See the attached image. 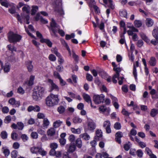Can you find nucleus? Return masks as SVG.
<instances>
[{
    "instance_id": "72a5a7b5",
    "label": "nucleus",
    "mask_w": 158,
    "mask_h": 158,
    "mask_svg": "<svg viewBox=\"0 0 158 158\" xmlns=\"http://www.w3.org/2000/svg\"><path fill=\"white\" fill-rule=\"evenodd\" d=\"M150 115L154 117H155L157 114V110L155 109H152L151 110V112H150Z\"/></svg>"
},
{
    "instance_id": "423d86ee",
    "label": "nucleus",
    "mask_w": 158,
    "mask_h": 158,
    "mask_svg": "<svg viewBox=\"0 0 158 158\" xmlns=\"http://www.w3.org/2000/svg\"><path fill=\"white\" fill-rule=\"evenodd\" d=\"M113 70L115 71L116 73L113 76L112 81L113 83L116 84L117 83V81L115 79L117 78L118 80H119V72L121 71V69L120 68L117 67L114 68Z\"/></svg>"
},
{
    "instance_id": "f3484780",
    "label": "nucleus",
    "mask_w": 158,
    "mask_h": 158,
    "mask_svg": "<svg viewBox=\"0 0 158 158\" xmlns=\"http://www.w3.org/2000/svg\"><path fill=\"white\" fill-rule=\"evenodd\" d=\"M73 121L74 123H81L82 121V119L78 116H76L74 117L73 119Z\"/></svg>"
},
{
    "instance_id": "a19ab883",
    "label": "nucleus",
    "mask_w": 158,
    "mask_h": 158,
    "mask_svg": "<svg viewBox=\"0 0 158 158\" xmlns=\"http://www.w3.org/2000/svg\"><path fill=\"white\" fill-rule=\"evenodd\" d=\"M136 154L138 157L141 158L143 156V152L141 150L139 149L136 152Z\"/></svg>"
},
{
    "instance_id": "e2e57ef3",
    "label": "nucleus",
    "mask_w": 158,
    "mask_h": 158,
    "mask_svg": "<svg viewBox=\"0 0 158 158\" xmlns=\"http://www.w3.org/2000/svg\"><path fill=\"white\" fill-rule=\"evenodd\" d=\"M39 153L42 156H44L46 155L47 152L46 151L43 150L42 148H40Z\"/></svg>"
},
{
    "instance_id": "473e14b6",
    "label": "nucleus",
    "mask_w": 158,
    "mask_h": 158,
    "mask_svg": "<svg viewBox=\"0 0 158 158\" xmlns=\"http://www.w3.org/2000/svg\"><path fill=\"white\" fill-rule=\"evenodd\" d=\"M18 129L19 130H22L24 128V125L23 123L19 122L17 123Z\"/></svg>"
},
{
    "instance_id": "4be33fe9",
    "label": "nucleus",
    "mask_w": 158,
    "mask_h": 158,
    "mask_svg": "<svg viewBox=\"0 0 158 158\" xmlns=\"http://www.w3.org/2000/svg\"><path fill=\"white\" fill-rule=\"evenodd\" d=\"M65 110V108L64 106L62 105L58 107L57 109V111L60 114H63Z\"/></svg>"
},
{
    "instance_id": "f704fd0d",
    "label": "nucleus",
    "mask_w": 158,
    "mask_h": 158,
    "mask_svg": "<svg viewBox=\"0 0 158 158\" xmlns=\"http://www.w3.org/2000/svg\"><path fill=\"white\" fill-rule=\"evenodd\" d=\"M135 27H139L141 26L142 23L141 21L139 20H135L134 22Z\"/></svg>"
},
{
    "instance_id": "bf43d9fd",
    "label": "nucleus",
    "mask_w": 158,
    "mask_h": 158,
    "mask_svg": "<svg viewBox=\"0 0 158 158\" xmlns=\"http://www.w3.org/2000/svg\"><path fill=\"white\" fill-rule=\"evenodd\" d=\"M15 102L16 101L15 98H12L9 100L8 102L11 105H14L15 104Z\"/></svg>"
},
{
    "instance_id": "6e6552de",
    "label": "nucleus",
    "mask_w": 158,
    "mask_h": 158,
    "mask_svg": "<svg viewBox=\"0 0 158 158\" xmlns=\"http://www.w3.org/2000/svg\"><path fill=\"white\" fill-rule=\"evenodd\" d=\"M48 81L50 83L51 86V90L52 91L53 90H55V91H59V88L58 86L53 82L52 80L51 79H48Z\"/></svg>"
},
{
    "instance_id": "f8f14e48",
    "label": "nucleus",
    "mask_w": 158,
    "mask_h": 158,
    "mask_svg": "<svg viewBox=\"0 0 158 158\" xmlns=\"http://www.w3.org/2000/svg\"><path fill=\"white\" fill-rule=\"evenodd\" d=\"M40 42L41 43H46L47 45L50 48L52 47V43L49 39H42L41 40H40Z\"/></svg>"
},
{
    "instance_id": "79ce46f5",
    "label": "nucleus",
    "mask_w": 158,
    "mask_h": 158,
    "mask_svg": "<svg viewBox=\"0 0 158 158\" xmlns=\"http://www.w3.org/2000/svg\"><path fill=\"white\" fill-rule=\"evenodd\" d=\"M82 96L84 100L87 102H89V95L85 93L82 94Z\"/></svg>"
},
{
    "instance_id": "49530a36",
    "label": "nucleus",
    "mask_w": 158,
    "mask_h": 158,
    "mask_svg": "<svg viewBox=\"0 0 158 158\" xmlns=\"http://www.w3.org/2000/svg\"><path fill=\"white\" fill-rule=\"evenodd\" d=\"M18 135L16 133L13 131L11 133V138L13 140H15L17 139Z\"/></svg>"
},
{
    "instance_id": "c9c22d12",
    "label": "nucleus",
    "mask_w": 158,
    "mask_h": 158,
    "mask_svg": "<svg viewBox=\"0 0 158 158\" xmlns=\"http://www.w3.org/2000/svg\"><path fill=\"white\" fill-rule=\"evenodd\" d=\"M120 16L122 17H124L126 18H127V11L125 10H123L120 12Z\"/></svg>"
},
{
    "instance_id": "dca6fc26",
    "label": "nucleus",
    "mask_w": 158,
    "mask_h": 158,
    "mask_svg": "<svg viewBox=\"0 0 158 158\" xmlns=\"http://www.w3.org/2000/svg\"><path fill=\"white\" fill-rule=\"evenodd\" d=\"M76 148V145L75 143H73L70 145L68 152L69 153H72L75 151Z\"/></svg>"
},
{
    "instance_id": "8fccbe9b",
    "label": "nucleus",
    "mask_w": 158,
    "mask_h": 158,
    "mask_svg": "<svg viewBox=\"0 0 158 158\" xmlns=\"http://www.w3.org/2000/svg\"><path fill=\"white\" fill-rule=\"evenodd\" d=\"M50 147L51 149L55 150L58 147V145L56 143H52L50 144Z\"/></svg>"
},
{
    "instance_id": "37998d69",
    "label": "nucleus",
    "mask_w": 158,
    "mask_h": 158,
    "mask_svg": "<svg viewBox=\"0 0 158 158\" xmlns=\"http://www.w3.org/2000/svg\"><path fill=\"white\" fill-rule=\"evenodd\" d=\"M64 69V68L62 65L61 64L57 65L56 67V70L57 72L61 73L62 72Z\"/></svg>"
},
{
    "instance_id": "a18cd8bd",
    "label": "nucleus",
    "mask_w": 158,
    "mask_h": 158,
    "mask_svg": "<svg viewBox=\"0 0 158 158\" xmlns=\"http://www.w3.org/2000/svg\"><path fill=\"white\" fill-rule=\"evenodd\" d=\"M101 130H98L96 131V134L97 135V137H96V139L97 138L98 139V137H101L102 136V133L101 132Z\"/></svg>"
},
{
    "instance_id": "aec40b11",
    "label": "nucleus",
    "mask_w": 158,
    "mask_h": 158,
    "mask_svg": "<svg viewBox=\"0 0 158 158\" xmlns=\"http://www.w3.org/2000/svg\"><path fill=\"white\" fill-rule=\"evenodd\" d=\"M40 148L38 147H33L31 148L30 150L32 153L37 154L39 153Z\"/></svg>"
},
{
    "instance_id": "4468645a",
    "label": "nucleus",
    "mask_w": 158,
    "mask_h": 158,
    "mask_svg": "<svg viewBox=\"0 0 158 158\" xmlns=\"http://www.w3.org/2000/svg\"><path fill=\"white\" fill-rule=\"evenodd\" d=\"M55 132V129L53 128H51L48 130L47 134L48 136L51 137L54 135Z\"/></svg>"
},
{
    "instance_id": "2eb2a0df",
    "label": "nucleus",
    "mask_w": 158,
    "mask_h": 158,
    "mask_svg": "<svg viewBox=\"0 0 158 158\" xmlns=\"http://www.w3.org/2000/svg\"><path fill=\"white\" fill-rule=\"evenodd\" d=\"M96 127L95 123L91 120L89 119V131H93Z\"/></svg>"
},
{
    "instance_id": "c85d7f7f",
    "label": "nucleus",
    "mask_w": 158,
    "mask_h": 158,
    "mask_svg": "<svg viewBox=\"0 0 158 158\" xmlns=\"http://www.w3.org/2000/svg\"><path fill=\"white\" fill-rule=\"evenodd\" d=\"M140 36L143 40L146 43H148L150 42V40L148 38L147 36L143 33L140 34Z\"/></svg>"
},
{
    "instance_id": "3c124183",
    "label": "nucleus",
    "mask_w": 158,
    "mask_h": 158,
    "mask_svg": "<svg viewBox=\"0 0 158 158\" xmlns=\"http://www.w3.org/2000/svg\"><path fill=\"white\" fill-rule=\"evenodd\" d=\"M31 137L34 139H37L38 138V133L36 132H32L31 135Z\"/></svg>"
},
{
    "instance_id": "69168bd1",
    "label": "nucleus",
    "mask_w": 158,
    "mask_h": 158,
    "mask_svg": "<svg viewBox=\"0 0 158 158\" xmlns=\"http://www.w3.org/2000/svg\"><path fill=\"white\" fill-rule=\"evenodd\" d=\"M37 132L41 135H43L45 134V132L41 128H39L37 130Z\"/></svg>"
},
{
    "instance_id": "412c9836",
    "label": "nucleus",
    "mask_w": 158,
    "mask_h": 158,
    "mask_svg": "<svg viewBox=\"0 0 158 158\" xmlns=\"http://www.w3.org/2000/svg\"><path fill=\"white\" fill-rule=\"evenodd\" d=\"M156 60L154 57H152L150 58L149 63L152 66H155L156 64Z\"/></svg>"
},
{
    "instance_id": "ea45409f",
    "label": "nucleus",
    "mask_w": 158,
    "mask_h": 158,
    "mask_svg": "<svg viewBox=\"0 0 158 158\" xmlns=\"http://www.w3.org/2000/svg\"><path fill=\"white\" fill-rule=\"evenodd\" d=\"M18 152L16 150L13 151L11 152V157L12 158H16L17 156Z\"/></svg>"
},
{
    "instance_id": "864d4df0",
    "label": "nucleus",
    "mask_w": 158,
    "mask_h": 158,
    "mask_svg": "<svg viewBox=\"0 0 158 158\" xmlns=\"http://www.w3.org/2000/svg\"><path fill=\"white\" fill-rule=\"evenodd\" d=\"M2 110L3 113L6 114L9 112V109L7 107L4 106L2 108Z\"/></svg>"
},
{
    "instance_id": "f03ea898",
    "label": "nucleus",
    "mask_w": 158,
    "mask_h": 158,
    "mask_svg": "<svg viewBox=\"0 0 158 158\" xmlns=\"http://www.w3.org/2000/svg\"><path fill=\"white\" fill-rule=\"evenodd\" d=\"M46 105L49 107H52L58 104L59 99L58 95L50 94L45 100Z\"/></svg>"
},
{
    "instance_id": "5701e85b",
    "label": "nucleus",
    "mask_w": 158,
    "mask_h": 158,
    "mask_svg": "<svg viewBox=\"0 0 158 158\" xmlns=\"http://www.w3.org/2000/svg\"><path fill=\"white\" fill-rule=\"evenodd\" d=\"M35 79V76L33 75H31L30 77L29 80L27 84L29 86H32L34 84V80Z\"/></svg>"
},
{
    "instance_id": "9b49d317",
    "label": "nucleus",
    "mask_w": 158,
    "mask_h": 158,
    "mask_svg": "<svg viewBox=\"0 0 158 158\" xmlns=\"http://www.w3.org/2000/svg\"><path fill=\"white\" fill-rule=\"evenodd\" d=\"M99 110L100 111L102 112L103 113L106 112V114L107 115H108L109 114L110 111V108H106V106H102L99 107Z\"/></svg>"
},
{
    "instance_id": "1a4fd4ad",
    "label": "nucleus",
    "mask_w": 158,
    "mask_h": 158,
    "mask_svg": "<svg viewBox=\"0 0 158 158\" xmlns=\"http://www.w3.org/2000/svg\"><path fill=\"white\" fill-rule=\"evenodd\" d=\"M32 61L28 60L25 62V64L27 68L28 72H30L32 71L33 68V65L32 64Z\"/></svg>"
},
{
    "instance_id": "7ed1b4c3",
    "label": "nucleus",
    "mask_w": 158,
    "mask_h": 158,
    "mask_svg": "<svg viewBox=\"0 0 158 158\" xmlns=\"http://www.w3.org/2000/svg\"><path fill=\"white\" fill-rule=\"evenodd\" d=\"M7 37L8 41L14 44L20 42L22 38V35L12 31H10L8 33Z\"/></svg>"
},
{
    "instance_id": "ddd939ff",
    "label": "nucleus",
    "mask_w": 158,
    "mask_h": 158,
    "mask_svg": "<svg viewBox=\"0 0 158 158\" xmlns=\"http://www.w3.org/2000/svg\"><path fill=\"white\" fill-rule=\"evenodd\" d=\"M96 137H94V140L90 142V143L92 146V153H91V155H93L95 152L96 150L95 146L96 144Z\"/></svg>"
},
{
    "instance_id": "c756f323",
    "label": "nucleus",
    "mask_w": 158,
    "mask_h": 158,
    "mask_svg": "<svg viewBox=\"0 0 158 158\" xmlns=\"http://www.w3.org/2000/svg\"><path fill=\"white\" fill-rule=\"evenodd\" d=\"M73 54L72 56L74 60L76 63H78L79 60V56L78 55H77L74 52L72 51Z\"/></svg>"
},
{
    "instance_id": "f257e3e1",
    "label": "nucleus",
    "mask_w": 158,
    "mask_h": 158,
    "mask_svg": "<svg viewBox=\"0 0 158 158\" xmlns=\"http://www.w3.org/2000/svg\"><path fill=\"white\" fill-rule=\"evenodd\" d=\"M47 92L45 88L41 86H37L32 93V96L34 100L38 101L44 97Z\"/></svg>"
},
{
    "instance_id": "338daca9",
    "label": "nucleus",
    "mask_w": 158,
    "mask_h": 158,
    "mask_svg": "<svg viewBox=\"0 0 158 158\" xmlns=\"http://www.w3.org/2000/svg\"><path fill=\"white\" fill-rule=\"evenodd\" d=\"M122 113L123 115H125L126 116H128L129 114H130V113H129L125 109H123L122 111Z\"/></svg>"
},
{
    "instance_id": "774afa93",
    "label": "nucleus",
    "mask_w": 158,
    "mask_h": 158,
    "mask_svg": "<svg viewBox=\"0 0 158 158\" xmlns=\"http://www.w3.org/2000/svg\"><path fill=\"white\" fill-rule=\"evenodd\" d=\"M0 4L2 6H4L6 7L7 8L8 7V4L6 1H2L0 2Z\"/></svg>"
},
{
    "instance_id": "58836bf2",
    "label": "nucleus",
    "mask_w": 158,
    "mask_h": 158,
    "mask_svg": "<svg viewBox=\"0 0 158 158\" xmlns=\"http://www.w3.org/2000/svg\"><path fill=\"white\" fill-rule=\"evenodd\" d=\"M59 142L61 146H64L66 143V139H59Z\"/></svg>"
},
{
    "instance_id": "e433bc0d",
    "label": "nucleus",
    "mask_w": 158,
    "mask_h": 158,
    "mask_svg": "<svg viewBox=\"0 0 158 158\" xmlns=\"http://www.w3.org/2000/svg\"><path fill=\"white\" fill-rule=\"evenodd\" d=\"M61 123V122L60 120H57L53 123V127L54 128H56L60 126Z\"/></svg>"
},
{
    "instance_id": "cd10ccee",
    "label": "nucleus",
    "mask_w": 158,
    "mask_h": 158,
    "mask_svg": "<svg viewBox=\"0 0 158 158\" xmlns=\"http://www.w3.org/2000/svg\"><path fill=\"white\" fill-rule=\"evenodd\" d=\"M146 24L148 27H151L153 24V21L151 19H147L146 20Z\"/></svg>"
},
{
    "instance_id": "603ef678",
    "label": "nucleus",
    "mask_w": 158,
    "mask_h": 158,
    "mask_svg": "<svg viewBox=\"0 0 158 158\" xmlns=\"http://www.w3.org/2000/svg\"><path fill=\"white\" fill-rule=\"evenodd\" d=\"M21 137L23 141L24 142L26 141L28 139V137L25 134H22Z\"/></svg>"
},
{
    "instance_id": "c03bdc74",
    "label": "nucleus",
    "mask_w": 158,
    "mask_h": 158,
    "mask_svg": "<svg viewBox=\"0 0 158 158\" xmlns=\"http://www.w3.org/2000/svg\"><path fill=\"white\" fill-rule=\"evenodd\" d=\"M49 59L51 61H56V58L55 56L53 54L49 55L48 56Z\"/></svg>"
},
{
    "instance_id": "4c0bfd02",
    "label": "nucleus",
    "mask_w": 158,
    "mask_h": 158,
    "mask_svg": "<svg viewBox=\"0 0 158 158\" xmlns=\"http://www.w3.org/2000/svg\"><path fill=\"white\" fill-rule=\"evenodd\" d=\"M114 127L116 130H120L121 127V124L119 122L116 123L114 125Z\"/></svg>"
},
{
    "instance_id": "7c9ffc66",
    "label": "nucleus",
    "mask_w": 158,
    "mask_h": 158,
    "mask_svg": "<svg viewBox=\"0 0 158 158\" xmlns=\"http://www.w3.org/2000/svg\"><path fill=\"white\" fill-rule=\"evenodd\" d=\"M152 34L155 38H158V27H156L153 30Z\"/></svg>"
},
{
    "instance_id": "09e8293b",
    "label": "nucleus",
    "mask_w": 158,
    "mask_h": 158,
    "mask_svg": "<svg viewBox=\"0 0 158 158\" xmlns=\"http://www.w3.org/2000/svg\"><path fill=\"white\" fill-rule=\"evenodd\" d=\"M53 75L54 77L56 78H57L59 79L60 78H61L60 75V74L57 71H54L53 72Z\"/></svg>"
},
{
    "instance_id": "bb28decb",
    "label": "nucleus",
    "mask_w": 158,
    "mask_h": 158,
    "mask_svg": "<svg viewBox=\"0 0 158 158\" xmlns=\"http://www.w3.org/2000/svg\"><path fill=\"white\" fill-rule=\"evenodd\" d=\"M8 134L6 131H3L0 133V136L3 139H6L7 138Z\"/></svg>"
},
{
    "instance_id": "a211bd4d",
    "label": "nucleus",
    "mask_w": 158,
    "mask_h": 158,
    "mask_svg": "<svg viewBox=\"0 0 158 158\" xmlns=\"http://www.w3.org/2000/svg\"><path fill=\"white\" fill-rule=\"evenodd\" d=\"M39 7L37 6H32L31 14L32 15H35L38 10Z\"/></svg>"
},
{
    "instance_id": "0e129e2a",
    "label": "nucleus",
    "mask_w": 158,
    "mask_h": 158,
    "mask_svg": "<svg viewBox=\"0 0 158 158\" xmlns=\"http://www.w3.org/2000/svg\"><path fill=\"white\" fill-rule=\"evenodd\" d=\"M17 92L19 93L23 94L24 93V91L22 87L19 86Z\"/></svg>"
},
{
    "instance_id": "6e6d98bb",
    "label": "nucleus",
    "mask_w": 158,
    "mask_h": 158,
    "mask_svg": "<svg viewBox=\"0 0 158 158\" xmlns=\"http://www.w3.org/2000/svg\"><path fill=\"white\" fill-rule=\"evenodd\" d=\"M99 74L103 78H106L107 77V74L104 71L101 72Z\"/></svg>"
},
{
    "instance_id": "0eeeda50",
    "label": "nucleus",
    "mask_w": 158,
    "mask_h": 158,
    "mask_svg": "<svg viewBox=\"0 0 158 158\" xmlns=\"http://www.w3.org/2000/svg\"><path fill=\"white\" fill-rule=\"evenodd\" d=\"M40 107L38 105H35L34 106L31 105L27 108V111L29 112H31L32 111L35 112H38L40 111Z\"/></svg>"
},
{
    "instance_id": "b1692460",
    "label": "nucleus",
    "mask_w": 158,
    "mask_h": 158,
    "mask_svg": "<svg viewBox=\"0 0 158 158\" xmlns=\"http://www.w3.org/2000/svg\"><path fill=\"white\" fill-rule=\"evenodd\" d=\"M76 145L78 148H81L82 146V141L81 138H78L76 140Z\"/></svg>"
},
{
    "instance_id": "2f4dec72",
    "label": "nucleus",
    "mask_w": 158,
    "mask_h": 158,
    "mask_svg": "<svg viewBox=\"0 0 158 158\" xmlns=\"http://www.w3.org/2000/svg\"><path fill=\"white\" fill-rule=\"evenodd\" d=\"M71 130L72 132L74 134H80L81 132V130L80 128L75 129L74 128H71Z\"/></svg>"
},
{
    "instance_id": "5fc2aeb1",
    "label": "nucleus",
    "mask_w": 158,
    "mask_h": 158,
    "mask_svg": "<svg viewBox=\"0 0 158 158\" xmlns=\"http://www.w3.org/2000/svg\"><path fill=\"white\" fill-rule=\"evenodd\" d=\"M75 139V136L73 135H70L69 137V139L71 143L74 142Z\"/></svg>"
},
{
    "instance_id": "a878e982",
    "label": "nucleus",
    "mask_w": 158,
    "mask_h": 158,
    "mask_svg": "<svg viewBox=\"0 0 158 158\" xmlns=\"http://www.w3.org/2000/svg\"><path fill=\"white\" fill-rule=\"evenodd\" d=\"M80 137L85 140H87L89 139V135L87 133H85L83 134H81L80 135Z\"/></svg>"
},
{
    "instance_id": "13d9d810",
    "label": "nucleus",
    "mask_w": 158,
    "mask_h": 158,
    "mask_svg": "<svg viewBox=\"0 0 158 158\" xmlns=\"http://www.w3.org/2000/svg\"><path fill=\"white\" fill-rule=\"evenodd\" d=\"M110 123L109 121H105L103 123V127H110Z\"/></svg>"
},
{
    "instance_id": "9d476101",
    "label": "nucleus",
    "mask_w": 158,
    "mask_h": 158,
    "mask_svg": "<svg viewBox=\"0 0 158 158\" xmlns=\"http://www.w3.org/2000/svg\"><path fill=\"white\" fill-rule=\"evenodd\" d=\"M115 136L116 141L119 143H121L120 138L123 136V133L121 131H118L115 134Z\"/></svg>"
},
{
    "instance_id": "052dcab7",
    "label": "nucleus",
    "mask_w": 158,
    "mask_h": 158,
    "mask_svg": "<svg viewBox=\"0 0 158 158\" xmlns=\"http://www.w3.org/2000/svg\"><path fill=\"white\" fill-rule=\"evenodd\" d=\"M3 152L5 156H8L10 153V151L8 149H4Z\"/></svg>"
},
{
    "instance_id": "393cba45",
    "label": "nucleus",
    "mask_w": 158,
    "mask_h": 158,
    "mask_svg": "<svg viewBox=\"0 0 158 158\" xmlns=\"http://www.w3.org/2000/svg\"><path fill=\"white\" fill-rule=\"evenodd\" d=\"M91 8H93L94 10L95 13L98 14H99L100 13V10L99 7L95 5H93L90 6Z\"/></svg>"
},
{
    "instance_id": "20e7f679",
    "label": "nucleus",
    "mask_w": 158,
    "mask_h": 158,
    "mask_svg": "<svg viewBox=\"0 0 158 158\" xmlns=\"http://www.w3.org/2000/svg\"><path fill=\"white\" fill-rule=\"evenodd\" d=\"M57 27V23L55 20L52 19V23L50 24V27L49 30L51 35H54L55 36H57L56 33H57V29H56Z\"/></svg>"
},
{
    "instance_id": "680f3d73",
    "label": "nucleus",
    "mask_w": 158,
    "mask_h": 158,
    "mask_svg": "<svg viewBox=\"0 0 158 158\" xmlns=\"http://www.w3.org/2000/svg\"><path fill=\"white\" fill-rule=\"evenodd\" d=\"M94 83L98 85H101V82L98 77L95 78L94 80Z\"/></svg>"
},
{
    "instance_id": "4d7b16f0",
    "label": "nucleus",
    "mask_w": 158,
    "mask_h": 158,
    "mask_svg": "<svg viewBox=\"0 0 158 158\" xmlns=\"http://www.w3.org/2000/svg\"><path fill=\"white\" fill-rule=\"evenodd\" d=\"M84 107V105L82 103H80L78 104L77 106V108L79 110H82L83 109Z\"/></svg>"
},
{
    "instance_id": "6ab92c4d",
    "label": "nucleus",
    "mask_w": 158,
    "mask_h": 158,
    "mask_svg": "<svg viewBox=\"0 0 158 158\" xmlns=\"http://www.w3.org/2000/svg\"><path fill=\"white\" fill-rule=\"evenodd\" d=\"M10 64L8 63H7L5 64L4 66H3V68L2 69H3L5 73H8L10 71Z\"/></svg>"
},
{
    "instance_id": "39448f33",
    "label": "nucleus",
    "mask_w": 158,
    "mask_h": 158,
    "mask_svg": "<svg viewBox=\"0 0 158 158\" xmlns=\"http://www.w3.org/2000/svg\"><path fill=\"white\" fill-rule=\"evenodd\" d=\"M105 100V96L103 94L100 95H94L93 97V100L96 104H99L103 103Z\"/></svg>"
},
{
    "instance_id": "de8ad7c7",
    "label": "nucleus",
    "mask_w": 158,
    "mask_h": 158,
    "mask_svg": "<svg viewBox=\"0 0 158 158\" xmlns=\"http://www.w3.org/2000/svg\"><path fill=\"white\" fill-rule=\"evenodd\" d=\"M49 122L47 118H44L43 120V126L44 127H48L49 124Z\"/></svg>"
}]
</instances>
